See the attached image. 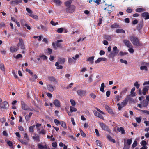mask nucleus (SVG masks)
<instances>
[{
    "mask_svg": "<svg viewBox=\"0 0 149 149\" xmlns=\"http://www.w3.org/2000/svg\"><path fill=\"white\" fill-rule=\"evenodd\" d=\"M63 42V40L61 39L58 40H57V42L56 44V46L60 48H62L61 44L59 43L60 42Z\"/></svg>",
    "mask_w": 149,
    "mask_h": 149,
    "instance_id": "nucleus-15",
    "label": "nucleus"
},
{
    "mask_svg": "<svg viewBox=\"0 0 149 149\" xmlns=\"http://www.w3.org/2000/svg\"><path fill=\"white\" fill-rule=\"evenodd\" d=\"M135 89V88L133 87L131 89V93L132 96H134L135 95V93H134V91Z\"/></svg>",
    "mask_w": 149,
    "mask_h": 149,
    "instance_id": "nucleus-43",
    "label": "nucleus"
},
{
    "mask_svg": "<svg viewBox=\"0 0 149 149\" xmlns=\"http://www.w3.org/2000/svg\"><path fill=\"white\" fill-rule=\"evenodd\" d=\"M75 8L76 7L74 5H71L69 7L66 8V12L67 13H73L75 11Z\"/></svg>",
    "mask_w": 149,
    "mask_h": 149,
    "instance_id": "nucleus-4",
    "label": "nucleus"
},
{
    "mask_svg": "<svg viewBox=\"0 0 149 149\" xmlns=\"http://www.w3.org/2000/svg\"><path fill=\"white\" fill-rule=\"evenodd\" d=\"M6 141H7V144L9 146L11 147H13V143L12 142L7 140H6Z\"/></svg>",
    "mask_w": 149,
    "mask_h": 149,
    "instance_id": "nucleus-40",
    "label": "nucleus"
},
{
    "mask_svg": "<svg viewBox=\"0 0 149 149\" xmlns=\"http://www.w3.org/2000/svg\"><path fill=\"white\" fill-rule=\"evenodd\" d=\"M137 141H134L132 145V147L133 148L135 147L137 145Z\"/></svg>",
    "mask_w": 149,
    "mask_h": 149,
    "instance_id": "nucleus-61",
    "label": "nucleus"
},
{
    "mask_svg": "<svg viewBox=\"0 0 149 149\" xmlns=\"http://www.w3.org/2000/svg\"><path fill=\"white\" fill-rule=\"evenodd\" d=\"M143 23L142 22H140L138 25V28L139 29H141L143 26Z\"/></svg>",
    "mask_w": 149,
    "mask_h": 149,
    "instance_id": "nucleus-58",
    "label": "nucleus"
},
{
    "mask_svg": "<svg viewBox=\"0 0 149 149\" xmlns=\"http://www.w3.org/2000/svg\"><path fill=\"white\" fill-rule=\"evenodd\" d=\"M26 10L27 12L29 13V14H32V11L30 9L28 8H26Z\"/></svg>",
    "mask_w": 149,
    "mask_h": 149,
    "instance_id": "nucleus-59",
    "label": "nucleus"
},
{
    "mask_svg": "<svg viewBox=\"0 0 149 149\" xmlns=\"http://www.w3.org/2000/svg\"><path fill=\"white\" fill-rule=\"evenodd\" d=\"M119 52V50L117 49V47L116 46H114L113 47L112 51L111 52L109 55V57L111 58L114 57L117 55Z\"/></svg>",
    "mask_w": 149,
    "mask_h": 149,
    "instance_id": "nucleus-3",
    "label": "nucleus"
},
{
    "mask_svg": "<svg viewBox=\"0 0 149 149\" xmlns=\"http://www.w3.org/2000/svg\"><path fill=\"white\" fill-rule=\"evenodd\" d=\"M31 76H32V77L29 79V81L32 82L35 81L36 79L38 77L36 74H34L33 76V75H31Z\"/></svg>",
    "mask_w": 149,
    "mask_h": 149,
    "instance_id": "nucleus-20",
    "label": "nucleus"
},
{
    "mask_svg": "<svg viewBox=\"0 0 149 149\" xmlns=\"http://www.w3.org/2000/svg\"><path fill=\"white\" fill-rule=\"evenodd\" d=\"M120 27V26L117 23H115L111 26V28H117Z\"/></svg>",
    "mask_w": 149,
    "mask_h": 149,
    "instance_id": "nucleus-27",
    "label": "nucleus"
},
{
    "mask_svg": "<svg viewBox=\"0 0 149 149\" xmlns=\"http://www.w3.org/2000/svg\"><path fill=\"white\" fill-rule=\"evenodd\" d=\"M120 61L121 63H125V64H127V62L126 60H123L122 59H121L120 60Z\"/></svg>",
    "mask_w": 149,
    "mask_h": 149,
    "instance_id": "nucleus-60",
    "label": "nucleus"
},
{
    "mask_svg": "<svg viewBox=\"0 0 149 149\" xmlns=\"http://www.w3.org/2000/svg\"><path fill=\"white\" fill-rule=\"evenodd\" d=\"M48 79L50 81H53L54 82H58V81L56 80L55 77L53 76L49 77H48Z\"/></svg>",
    "mask_w": 149,
    "mask_h": 149,
    "instance_id": "nucleus-19",
    "label": "nucleus"
},
{
    "mask_svg": "<svg viewBox=\"0 0 149 149\" xmlns=\"http://www.w3.org/2000/svg\"><path fill=\"white\" fill-rule=\"evenodd\" d=\"M130 40L134 45L137 46L141 45L139 40L136 36H130Z\"/></svg>",
    "mask_w": 149,
    "mask_h": 149,
    "instance_id": "nucleus-1",
    "label": "nucleus"
},
{
    "mask_svg": "<svg viewBox=\"0 0 149 149\" xmlns=\"http://www.w3.org/2000/svg\"><path fill=\"white\" fill-rule=\"evenodd\" d=\"M86 93V91L82 90H78L77 91V94L81 97L85 96Z\"/></svg>",
    "mask_w": 149,
    "mask_h": 149,
    "instance_id": "nucleus-7",
    "label": "nucleus"
},
{
    "mask_svg": "<svg viewBox=\"0 0 149 149\" xmlns=\"http://www.w3.org/2000/svg\"><path fill=\"white\" fill-rule=\"evenodd\" d=\"M70 110L71 112H75L77 111V109L75 107H73V106H70Z\"/></svg>",
    "mask_w": 149,
    "mask_h": 149,
    "instance_id": "nucleus-35",
    "label": "nucleus"
},
{
    "mask_svg": "<svg viewBox=\"0 0 149 149\" xmlns=\"http://www.w3.org/2000/svg\"><path fill=\"white\" fill-rule=\"evenodd\" d=\"M116 32L117 33H125V31L123 29H117L116 30Z\"/></svg>",
    "mask_w": 149,
    "mask_h": 149,
    "instance_id": "nucleus-36",
    "label": "nucleus"
},
{
    "mask_svg": "<svg viewBox=\"0 0 149 149\" xmlns=\"http://www.w3.org/2000/svg\"><path fill=\"white\" fill-rule=\"evenodd\" d=\"M29 15L35 19L37 20L38 19V17L36 15L33 14H29Z\"/></svg>",
    "mask_w": 149,
    "mask_h": 149,
    "instance_id": "nucleus-44",
    "label": "nucleus"
},
{
    "mask_svg": "<svg viewBox=\"0 0 149 149\" xmlns=\"http://www.w3.org/2000/svg\"><path fill=\"white\" fill-rule=\"evenodd\" d=\"M114 7L113 5L112 6L111 5H109L106 4H104L101 6L102 10H106L107 11L111 10V9H112V7Z\"/></svg>",
    "mask_w": 149,
    "mask_h": 149,
    "instance_id": "nucleus-5",
    "label": "nucleus"
},
{
    "mask_svg": "<svg viewBox=\"0 0 149 149\" xmlns=\"http://www.w3.org/2000/svg\"><path fill=\"white\" fill-rule=\"evenodd\" d=\"M68 61L70 64H72L74 62V60L71 58H68Z\"/></svg>",
    "mask_w": 149,
    "mask_h": 149,
    "instance_id": "nucleus-53",
    "label": "nucleus"
},
{
    "mask_svg": "<svg viewBox=\"0 0 149 149\" xmlns=\"http://www.w3.org/2000/svg\"><path fill=\"white\" fill-rule=\"evenodd\" d=\"M145 10V9L141 8H139L137 9H136L135 10V11L136 12H141L142 11H144Z\"/></svg>",
    "mask_w": 149,
    "mask_h": 149,
    "instance_id": "nucleus-41",
    "label": "nucleus"
},
{
    "mask_svg": "<svg viewBox=\"0 0 149 149\" xmlns=\"http://www.w3.org/2000/svg\"><path fill=\"white\" fill-rule=\"evenodd\" d=\"M134 86L136 87L137 89H138L140 86V85L138 84V82L137 81L134 84Z\"/></svg>",
    "mask_w": 149,
    "mask_h": 149,
    "instance_id": "nucleus-56",
    "label": "nucleus"
},
{
    "mask_svg": "<svg viewBox=\"0 0 149 149\" xmlns=\"http://www.w3.org/2000/svg\"><path fill=\"white\" fill-rule=\"evenodd\" d=\"M46 133V131L44 129L41 130L40 131V132L39 133L42 134L44 135Z\"/></svg>",
    "mask_w": 149,
    "mask_h": 149,
    "instance_id": "nucleus-63",
    "label": "nucleus"
},
{
    "mask_svg": "<svg viewBox=\"0 0 149 149\" xmlns=\"http://www.w3.org/2000/svg\"><path fill=\"white\" fill-rule=\"evenodd\" d=\"M100 125L103 130L108 131V127L105 124L101 123H100Z\"/></svg>",
    "mask_w": 149,
    "mask_h": 149,
    "instance_id": "nucleus-17",
    "label": "nucleus"
},
{
    "mask_svg": "<svg viewBox=\"0 0 149 149\" xmlns=\"http://www.w3.org/2000/svg\"><path fill=\"white\" fill-rule=\"evenodd\" d=\"M122 95H116L115 97V99L117 102H118L120 100V98H122Z\"/></svg>",
    "mask_w": 149,
    "mask_h": 149,
    "instance_id": "nucleus-45",
    "label": "nucleus"
},
{
    "mask_svg": "<svg viewBox=\"0 0 149 149\" xmlns=\"http://www.w3.org/2000/svg\"><path fill=\"white\" fill-rule=\"evenodd\" d=\"M8 106V103L6 101H4L1 104L0 107L2 108L6 109Z\"/></svg>",
    "mask_w": 149,
    "mask_h": 149,
    "instance_id": "nucleus-9",
    "label": "nucleus"
},
{
    "mask_svg": "<svg viewBox=\"0 0 149 149\" xmlns=\"http://www.w3.org/2000/svg\"><path fill=\"white\" fill-rule=\"evenodd\" d=\"M0 69L3 71L5 72V67L4 64L1 63H0Z\"/></svg>",
    "mask_w": 149,
    "mask_h": 149,
    "instance_id": "nucleus-28",
    "label": "nucleus"
},
{
    "mask_svg": "<svg viewBox=\"0 0 149 149\" xmlns=\"http://www.w3.org/2000/svg\"><path fill=\"white\" fill-rule=\"evenodd\" d=\"M18 49L15 47L11 46L10 47V50L11 52H14L17 51Z\"/></svg>",
    "mask_w": 149,
    "mask_h": 149,
    "instance_id": "nucleus-25",
    "label": "nucleus"
},
{
    "mask_svg": "<svg viewBox=\"0 0 149 149\" xmlns=\"http://www.w3.org/2000/svg\"><path fill=\"white\" fill-rule=\"evenodd\" d=\"M117 130L119 132H120L122 134H124L125 133V130L124 128L122 127L118 128Z\"/></svg>",
    "mask_w": 149,
    "mask_h": 149,
    "instance_id": "nucleus-29",
    "label": "nucleus"
},
{
    "mask_svg": "<svg viewBox=\"0 0 149 149\" xmlns=\"http://www.w3.org/2000/svg\"><path fill=\"white\" fill-rule=\"evenodd\" d=\"M54 104L55 106L59 107H60L59 101L57 99H55L54 101Z\"/></svg>",
    "mask_w": 149,
    "mask_h": 149,
    "instance_id": "nucleus-16",
    "label": "nucleus"
},
{
    "mask_svg": "<svg viewBox=\"0 0 149 149\" xmlns=\"http://www.w3.org/2000/svg\"><path fill=\"white\" fill-rule=\"evenodd\" d=\"M24 44L23 43V41L22 39L21 38H19V43H18V44H17V46L18 47H19L20 46V45H22Z\"/></svg>",
    "mask_w": 149,
    "mask_h": 149,
    "instance_id": "nucleus-33",
    "label": "nucleus"
},
{
    "mask_svg": "<svg viewBox=\"0 0 149 149\" xmlns=\"http://www.w3.org/2000/svg\"><path fill=\"white\" fill-rule=\"evenodd\" d=\"M94 56H91L88 58L86 60L87 61H89L90 63L92 64L93 63V61L94 59Z\"/></svg>",
    "mask_w": 149,
    "mask_h": 149,
    "instance_id": "nucleus-23",
    "label": "nucleus"
},
{
    "mask_svg": "<svg viewBox=\"0 0 149 149\" xmlns=\"http://www.w3.org/2000/svg\"><path fill=\"white\" fill-rule=\"evenodd\" d=\"M38 147L39 149H47V146L45 143H41L38 144Z\"/></svg>",
    "mask_w": 149,
    "mask_h": 149,
    "instance_id": "nucleus-6",
    "label": "nucleus"
},
{
    "mask_svg": "<svg viewBox=\"0 0 149 149\" xmlns=\"http://www.w3.org/2000/svg\"><path fill=\"white\" fill-rule=\"evenodd\" d=\"M93 113L94 115L96 116L99 117L100 119H102V120H104V118L103 116L101 114H100V113L96 111H93Z\"/></svg>",
    "mask_w": 149,
    "mask_h": 149,
    "instance_id": "nucleus-10",
    "label": "nucleus"
},
{
    "mask_svg": "<svg viewBox=\"0 0 149 149\" xmlns=\"http://www.w3.org/2000/svg\"><path fill=\"white\" fill-rule=\"evenodd\" d=\"M70 102L72 105L73 106H74L75 105V102L74 100L73 99H71L70 100Z\"/></svg>",
    "mask_w": 149,
    "mask_h": 149,
    "instance_id": "nucleus-52",
    "label": "nucleus"
},
{
    "mask_svg": "<svg viewBox=\"0 0 149 149\" xmlns=\"http://www.w3.org/2000/svg\"><path fill=\"white\" fill-rule=\"evenodd\" d=\"M71 3L72 1H68L65 2L64 4L68 8L71 5Z\"/></svg>",
    "mask_w": 149,
    "mask_h": 149,
    "instance_id": "nucleus-34",
    "label": "nucleus"
},
{
    "mask_svg": "<svg viewBox=\"0 0 149 149\" xmlns=\"http://www.w3.org/2000/svg\"><path fill=\"white\" fill-rule=\"evenodd\" d=\"M33 114L32 112H30L28 115H26L25 117V118L26 120L28 121L29 120L30 118Z\"/></svg>",
    "mask_w": 149,
    "mask_h": 149,
    "instance_id": "nucleus-32",
    "label": "nucleus"
},
{
    "mask_svg": "<svg viewBox=\"0 0 149 149\" xmlns=\"http://www.w3.org/2000/svg\"><path fill=\"white\" fill-rule=\"evenodd\" d=\"M141 15L142 17L145 18V20H147L149 19V13L147 12H145L143 13Z\"/></svg>",
    "mask_w": 149,
    "mask_h": 149,
    "instance_id": "nucleus-12",
    "label": "nucleus"
},
{
    "mask_svg": "<svg viewBox=\"0 0 149 149\" xmlns=\"http://www.w3.org/2000/svg\"><path fill=\"white\" fill-rule=\"evenodd\" d=\"M107 139L109 140L111 142H112L113 143H115L116 142L115 140L113 139L112 138L111 136L109 135H107Z\"/></svg>",
    "mask_w": 149,
    "mask_h": 149,
    "instance_id": "nucleus-26",
    "label": "nucleus"
},
{
    "mask_svg": "<svg viewBox=\"0 0 149 149\" xmlns=\"http://www.w3.org/2000/svg\"><path fill=\"white\" fill-rule=\"evenodd\" d=\"M35 127V125H33V126L30 127L29 128V131L31 132H33V128Z\"/></svg>",
    "mask_w": 149,
    "mask_h": 149,
    "instance_id": "nucleus-54",
    "label": "nucleus"
},
{
    "mask_svg": "<svg viewBox=\"0 0 149 149\" xmlns=\"http://www.w3.org/2000/svg\"><path fill=\"white\" fill-rule=\"evenodd\" d=\"M64 29L63 28H58L57 30L56 31L59 33H61L63 32V31Z\"/></svg>",
    "mask_w": 149,
    "mask_h": 149,
    "instance_id": "nucleus-46",
    "label": "nucleus"
},
{
    "mask_svg": "<svg viewBox=\"0 0 149 149\" xmlns=\"http://www.w3.org/2000/svg\"><path fill=\"white\" fill-rule=\"evenodd\" d=\"M54 86L51 84H49L47 86L48 89L50 92H53L54 89Z\"/></svg>",
    "mask_w": 149,
    "mask_h": 149,
    "instance_id": "nucleus-22",
    "label": "nucleus"
},
{
    "mask_svg": "<svg viewBox=\"0 0 149 149\" xmlns=\"http://www.w3.org/2000/svg\"><path fill=\"white\" fill-rule=\"evenodd\" d=\"M96 143H97V145L100 146V147H102V145L101 144V142L99 140H97L96 141Z\"/></svg>",
    "mask_w": 149,
    "mask_h": 149,
    "instance_id": "nucleus-55",
    "label": "nucleus"
},
{
    "mask_svg": "<svg viewBox=\"0 0 149 149\" xmlns=\"http://www.w3.org/2000/svg\"><path fill=\"white\" fill-rule=\"evenodd\" d=\"M105 108L107 111L111 114L114 113L113 112L111 108L108 105H105Z\"/></svg>",
    "mask_w": 149,
    "mask_h": 149,
    "instance_id": "nucleus-13",
    "label": "nucleus"
},
{
    "mask_svg": "<svg viewBox=\"0 0 149 149\" xmlns=\"http://www.w3.org/2000/svg\"><path fill=\"white\" fill-rule=\"evenodd\" d=\"M104 38L105 39L109 40H111V36H110L106 35L104 36Z\"/></svg>",
    "mask_w": 149,
    "mask_h": 149,
    "instance_id": "nucleus-39",
    "label": "nucleus"
},
{
    "mask_svg": "<svg viewBox=\"0 0 149 149\" xmlns=\"http://www.w3.org/2000/svg\"><path fill=\"white\" fill-rule=\"evenodd\" d=\"M21 107L23 109L25 110H29V109L27 105L23 101H21Z\"/></svg>",
    "mask_w": 149,
    "mask_h": 149,
    "instance_id": "nucleus-8",
    "label": "nucleus"
},
{
    "mask_svg": "<svg viewBox=\"0 0 149 149\" xmlns=\"http://www.w3.org/2000/svg\"><path fill=\"white\" fill-rule=\"evenodd\" d=\"M54 2L56 5L58 6H60L62 3V2L60 0H54Z\"/></svg>",
    "mask_w": 149,
    "mask_h": 149,
    "instance_id": "nucleus-38",
    "label": "nucleus"
},
{
    "mask_svg": "<svg viewBox=\"0 0 149 149\" xmlns=\"http://www.w3.org/2000/svg\"><path fill=\"white\" fill-rule=\"evenodd\" d=\"M141 66L140 67V69L141 70H144L146 71H147L148 69L146 65H141Z\"/></svg>",
    "mask_w": 149,
    "mask_h": 149,
    "instance_id": "nucleus-30",
    "label": "nucleus"
},
{
    "mask_svg": "<svg viewBox=\"0 0 149 149\" xmlns=\"http://www.w3.org/2000/svg\"><path fill=\"white\" fill-rule=\"evenodd\" d=\"M132 142V139H128L127 140V143L128 145L130 146Z\"/></svg>",
    "mask_w": 149,
    "mask_h": 149,
    "instance_id": "nucleus-62",
    "label": "nucleus"
},
{
    "mask_svg": "<svg viewBox=\"0 0 149 149\" xmlns=\"http://www.w3.org/2000/svg\"><path fill=\"white\" fill-rule=\"evenodd\" d=\"M128 54V53L127 52H123L122 51H120L119 53V54L121 56L126 55Z\"/></svg>",
    "mask_w": 149,
    "mask_h": 149,
    "instance_id": "nucleus-49",
    "label": "nucleus"
},
{
    "mask_svg": "<svg viewBox=\"0 0 149 149\" xmlns=\"http://www.w3.org/2000/svg\"><path fill=\"white\" fill-rule=\"evenodd\" d=\"M148 89L145 87L144 88L143 90L142 93L143 95H145L146 94V92H147L148 91Z\"/></svg>",
    "mask_w": 149,
    "mask_h": 149,
    "instance_id": "nucleus-47",
    "label": "nucleus"
},
{
    "mask_svg": "<svg viewBox=\"0 0 149 149\" xmlns=\"http://www.w3.org/2000/svg\"><path fill=\"white\" fill-rule=\"evenodd\" d=\"M130 146L125 144L123 149H129Z\"/></svg>",
    "mask_w": 149,
    "mask_h": 149,
    "instance_id": "nucleus-64",
    "label": "nucleus"
},
{
    "mask_svg": "<svg viewBox=\"0 0 149 149\" xmlns=\"http://www.w3.org/2000/svg\"><path fill=\"white\" fill-rule=\"evenodd\" d=\"M60 124L64 128L66 127V124L65 122H61Z\"/></svg>",
    "mask_w": 149,
    "mask_h": 149,
    "instance_id": "nucleus-57",
    "label": "nucleus"
},
{
    "mask_svg": "<svg viewBox=\"0 0 149 149\" xmlns=\"http://www.w3.org/2000/svg\"><path fill=\"white\" fill-rule=\"evenodd\" d=\"M55 65L57 67L56 68L57 69H62L63 68V67L62 65H59L58 62L55 63Z\"/></svg>",
    "mask_w": 149,
    "mask_h": 149,
    "instance_id": "nucleus-31",
    "label": "nucleus"
},
{
    "mask_svg": "<svg viewBox=\"0 0 149 149\" xmlns=\"http://www.w3.org/2000/svg\"><path fill=\"white\" fill-rule=\"evenodd\" d=\"M40 27L43 30H44L45 31H46L47 30V27L42 25H40Z\"/></svg>",
    "mask_w": 149,
    "mask_h": 149,
    "instance_id": "nucleus-51",
    "label": "nucleus"
},
{
    "mask_svg": "<svg viewBox=\"0 0 149 149\" xmlns=\"http://www.w3.org/2000/svg\"><path fill=\"white\" fill-rule=\"evenodd\" d=\"M130 100H133L132 98H126L125 99V100L122 102L121 104L119 103L117 104V105L118 107V109L119 110H120L122 108L126 105L128 102V100H130Z\"/></svg>",
    "mask_w": 149,
    "mask_h": 149,
    "instance_id": "nucleus-2",
    "label": "nucleus"
},
{
    "mask_svg": "<svg viewBox=\"0 0 149 149\" xmlns=\"http://www.w3.org/2000/svg\"><path fill=\"white\" fill-rule=\"evenodd\" d=\"M89 3L91 4L92 2H94L95 3H96V5H99L100 3L101 0H89Z\"/></svg>",
    "mask_w": 149,
    "mask_h": 149,
    "instance_id": "nucleus-18",
    "label": "nucleus"
},
{
    "mask_svg": "<svg viewBox=\"0 0 149 149\" xmlns=\"http://www.w3.org/2000/svg\"><path fill=\"white\" fill-rule=\"evenodd\" d=\"M32 138L35 141L38 142L40 141V137L38 135H36L35 136H33Z\"/></svg>",
    "mask_w": 149,
    "mask_h": 149,
    "instance_id": "nucleus-24",
    "label": "nucleus"
},
{
    "mask_svg": "<svg viewBox=\"0 0 149 149\" xmlns=\"http://www.w3.org/2000/svg\"><path fill=\"white\" fill-rule=\"evenodd\" d=\"M21 25L24 27V25L25 26V24H27L24 19H22L20 20Z\"/></svg>",
    "mask_w": 149,
    "mask_h": 149,
    "instance_id": "nucleus-42",
    "label": "nucleus"
},
{
    "mask_svg": "<svg viewBox=\"0 0 149 149\" xmlns=\"http://www.w3.org/2000/svg\"><path fill=\"white\" fill-rule=\"evenodd\" d=\"M148 104V102L146 100H144L143 101V103L142 105L143 107H146L147 106Z\"/></svg>",
    "mask_w": 149,
    "mask_h": 149,
    "instance_id": "nucleus-37",
    "label": "nucleus"
},
{
    "mask_svg": "<svg viewBox=\"0 0 149 149\" xmlns=\"http://www.w3.org/2000/svg\"><path fill=\"white\" fill-rule=\"evenodd\" d=\"M141 65H146L147 67L149 66V62L146 63L144 62H142L141 63Z\"/></svg>",
    "mask_w": 149,
    "mask_h": 149,
    "instance_id": "nucleus-48",
    "label": "nucleus"
},
{
    "mask_svg": "<svg viewBox=\"0 0 149 149\" xmlns=\"http://www.w3.org/2000/svg\"><path fill=\"white\" fill-rule=\"evenodd\" d=\"M65 61V59L64 58H60L58 60V63L60 64H63Z\"/></svg>",
    "mask_w": 149,
    "mask_h": 149,
    "instance_id": "nucleus-21",
    "label": "nucleus"
},
{
    "mask_svg": "<svg viewBox=\"0 0 149 149\" xmlns=\"http://www.w3.org/2000/svg\"><path fill=\"white\" fill-rule=\"evenodd\" d=\"M127 91V89L126 88H124L120 92V95H122L123 94L125 93Z\"/></svg>",
    "mask_w": 149,
    "mask_h": 149,
    "instance_id": "nucleus-50",
    "label": "nucleus"
},
{
    "mask_svg": "<svg viewBox=\"0 0 149 149\" xmlns=\"http://www.w3.org/2000/svg\"><path fill=\"white\" fill-rule=\"evenodd\" d=\"M22 1V0H12L10 2V4H17L19 3H21Z\"/></svg>",
    "mask_w": 149,
    "mask_h": 149,
    "instance_id": "nucleus-14",
    "label": "nucleus"
},
{
    "mask_svg": "<svg viewBox=\"0 0 149 149\" xmlns=\"http://www.w3.org/2000/svg\"><path fill=\"white\" fill-rule=\"evenodd\" d=\"M123 42L125 45L128 47L131 48L132 47V44L128 40H125L123 41Z\"/></svg>",
    "mask_w": 149,
    "mask_h": 149,
    "instance_id": "nucleus-11",
    "label": "nucleus"
}]
</instances>
